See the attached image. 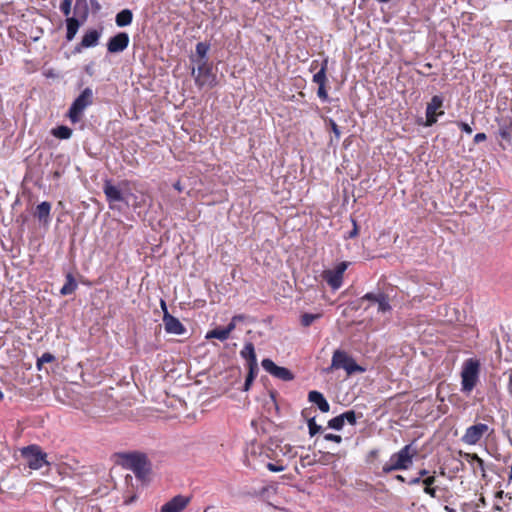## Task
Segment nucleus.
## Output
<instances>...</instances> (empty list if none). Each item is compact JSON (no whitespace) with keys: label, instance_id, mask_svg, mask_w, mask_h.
Instances as JSON below:
<instances>
[{"label":"nucleus","instance_id":"43","mask_svg":"<svg viewBox=\"0 0 512 512\" xmlns=\"http://www.w3.org/2000/svg\"><path fill=\"white\" fill-rule=\"evenodd\" d=\"M487 140V135L485 133H477L475 136H474V143L475 144H479L481 142H484Z\"/></svg>","mask_w":512,"mask_h":512},{"label":"nucleus","instance_id":"33","mask_svg":"<svg viewBox=\"0 0 512 512\" xmlns=\"http://www.w3.org/2000/svg\"><path fill=\"white\" fill-rule=\"evenodd\" d=\"M247 366H248V374H247V377L255 380L257 374H258V371H259V368H258V363L257 361H254V362H249L247 363Z\"/></svg>","mask_w":512,"mask_h":512},{"label":"nucleus","instance_id":"7","mask_svg":"<svg viewBox=\"0 0 512 512\" xmlns=\"http://www.w3.org/2000/svg\"><path fill=\"white\" fill-rule=\"evenodd\" d=\"M21 455L30 469L38 470L44 465H50L45 453L38 445H29L21 449Z\"/></svg>","mask_w":512,"mask_h":512},{"label":"nucleus","instance_id":"34","mask_svg":"<svg viewBox=\"0 0 512 512\" xmlns=\"http://www.w3.org/2000/svg\"><path fill=\"white\" fill-rule=\"evenodd\" d=\"M247 366H248V374H247V377L255 380L257 374H258V371H259V368H258V363L257 361H254V362H249L247 363Z\"/></svg>","mask_w":512,"mask_h":512},{"label":"nucleus","instance_id":"14","mask_svg":"<svg viewBox=\"0 0 512 512\" xmlns=\"http://www.w3.org/2000/svg\"><path fill=\"white\" fill-rule=\"evenodd\" d=\"M129 42V35L126 32H119L108 40L107 51L112 54L123 52L128 47Z\"/></svg>","mask_w":512,"mask_h":512},{"label":"nucleus","instance_id":"36","mask_svg":"<svg viewBox=\"0 0 512 512\" xmlns=\"http://www.w3.org/2000/svg\"><path fill=\"white\" fill-rule=\"evenodd\" d=\"M71 5L72 0H62L60 4V10L66 16V18L71 17Z\"/></svg>","mask_w":512,"mask_h":512},{"label":"nucleus","instance_id":"29","mask_svg":"<svg viewBox=\"0 0 512 512\" xmlns=\"http://www.w3.org/2000/svg\"><path fill=\"white\" fill-rule=\"evenodd\" d=\"M375 303L378 304V310L381 312H386L391 309L388 296L384 293H379V297Z\"/></svg>","mask_w":512,"mask_h":512},{"label":"nucleus","instance_id":"46","mask_svg":"<svg viewBox=\"0 0 512 512\" xmlns=\"http://www.w3.org/2000/svg\"><path fill=\"white\" fill-rule=\"evenodd\" d=\"M235 327H236V322H233V319H231V322L224 328H225L226 332L230 335V333L235 329Z\"/></svg>","mask_w":512,"mask_h":512},{"label":"nucleus","instance_id":"11","mask_svg":"<svg viewBox=\"0 0 512 512\" xmlns=\"http://www.w3.org/2000/svg\"><path fill=\"white\" fill-rule=\"evenodd\" d=\"M443 97L440 95H434L426 107V122L425 126H433L437 122V116L443 115L444 111L438 110L443 106Z\"/></svg>","mask_w":512,"mask_h":512},{"label":"nucleus","instance_id":"30","mask_svg":"<svg viewBox=\"0 0 512 512\" xmlns=\"http://www.w3.org/2000/svg\"><path fill=\"white\" fill-rule=\"evenodd\" d=\"M307 425L309 429V435L311 437L315 436L316 434L322 432V426L318 425L315 421V417H311L307 419Z\"/></svg>","mask_w":512,"mask_h":512},{"label":"nucleus","instance_id":"25","mask_svg":"<svg viewBox=\"0 0 512 512\" xmlns=\"http://www.w3.org/2000/svg\"><path fill=\"white\" fill-rule=\"evenodd\" d=\"M240 354L247 360V363L257 361L255 348L252 342L246 343Z\"/></svg>","mask_w":512,"mask_h":512},{"label":"nucleus","instance_id":"39","mask_svg":"<svg viewBox=\"0 0 512 512\" xmlns=\"http://www.w3.org/2000/svg\"><path fill=\"white\" fill-rule=\"evenodd\" d=\"M324 439L327 441L335 442V443L342 442V437L340 435H336V434H332V433L325 434Z\"/></svg>","mask_w":512,"mask_h":512},{"label":"nucleus","instance_id":"5","mask_svg":"<svg viewBox=\"0 0 512 512\" xmlns=\"http://www.w3.org/2000/svg\"><path fill=\"white\" fill-rule=\"evenodd\" d=\"M74 12L79 17H68L66 18V40L72 41L77 34L80 26L87 20L89 9L87 0H76L74 5Z\"/></svg>","mask_w":512,"mask_h":512},{"label":"nucleus","instance_id":"45","mask_svg":"<svg viewBox=\"0 0 512 512\" xmlns=\"http://www.w3.org/2000/svg\"><path fill=\"white\" fill-rule=\"evenodd\" d=\"M253 379L246 376L245 383L243 386V391H248L253 383Z\"/></svg>","mask_w":512,"mask_h":512},{"label":"nucleus","instance_id":"31","mask_svg":"<svg viewBox=\"0 0 512 512\" xmlns=\"http://www.w3.org/2000/svg\"><path fill=\"white\" fill-rule=\"evenodd\" d=\"M344 426L341 414L328 421V427L334 430H341Z\"/></svg>","mask_w":512,"mask_h":512},{"label":"nucleus","instance_id":"26","mask_svg":"<svg viewBox=\"0 0 512 512\" xmlns=\"http://www.w3.org/2000/svg\"><path fill=\"white\" fill-rule=\"evenodd\" d=\"M207 339L215 338L220 341H225L229 338V334L226 332L225 328L216 327L215 329L209 331L206 335Z\"/></svg>","mask_w":512,"mask_h":512},{"label":"nucleus","instance_id":"61","mask_svg":"<svg viewBox=\"0 0 512 512\" xmlns=\"http://www.w3.org/2000/svg\"><path fill=\"white\" fill-rule=\"evenodd\" d=\"M4 398L2 391L0 390V401Z\"/></svg>","mask_w":512,"mask_h":512},{"label":"nucleus","instance_id":"52","mask_svg":"<svg viewBox=\"0 0 512 512\" xmlns=\"http://www.w3.org/2000/svg\"><path fill=\"white\" fill-rule=\"evenodd\" d=\"M87 48L86 46H81V42L77 44L74 48V53H80L82 49Z\"/></svg>","mask_w":512,"mask_h":512},{"label":"nucleus","instance_id":"23","mask_svg":"<svg viewBox=\"0 0 512 512\" xmlns=\"http://www.w3.org/2000/svg\"><path fill=\"white\" fill-rule=\"evenodd\" d=\"M435 482V472H433V475L425 477L422 481V484L424 485V493H426L432 498L436 497V487L433 486Z\"/></svg>","mask_w":512,"mask_h":512},{"label":"nucleus","instance_id":"40","mask_svg":"<svg viewBox=\"0 0 512 512\" xmlns=\"http://www.w3.org/2000/svg\"><path fill=\"white\" fill-rule=\"evenodd\" d=\"M379 297V293L378 294H375V293H372V292H369V293H366L362 298H361V301H364V300H368V301H371V302H376L377 299Z\"/></svg>","mask_w":512,"mask_h":512},{"label":"nucleus","instance_id":"19","mask_svg":"<svg viewBox=\"0 0 512 512\" xmlns=\"http://www.w3.org/2000/svg\"><path fill=\"white\" fill-rule=\"evenodd\" d=\"M102 30V28L87 30L82 37L81 46H86L87 48H90L98 45L99 39L102 34Z\"/></svg>","mask_w":512,"mask_h":512},{"label":"nucleus","instance_id":"63","mask_svg":"<svg viewBox=\"0 0 512 512\" xmlns=\"http://www.w3.org/2000/svg\"><path fill=\"white\" fill-rule=\"evenodd\" d=\"M91 5H94V6H96V7H99V4H98V3L91 2Z\"/></svg>","mask_w":512,"mask_h":512},{"label":"nucleus","instance_id":"57","mask_svg":"<svg viewBox=\"0 0 512 512\" xmlns=\"http://www.w3.org/2000/svg\"><path fill=\"white\" fill-rule=\"evenodd\" d=\"M301 414L303 417H307V409L302 410Z\"/></svg>","mask_w":512,"mask_h":512},{"label":"nucleus","instance_id":"37","mask_svg":"<svg viewBox=\"0 0 512 512\" xmlns=\"http://www.w3.org/2000/svg\"><path fill=\"white\" fill-rule=\"evenodd\" d=\"M317 96L323 101H326L328 99V94L325 85H318Z\"/></svg>","mask_w":512,"mask_h":512},{"label":"nucleus","instance_id":"15","mask_svg":"<svg viewBox=\"0 0 512 512\" xmlns=\"http://www.w3.org/2000/svg\"><path fill=\"white\" fill-rule=\"evenodd\" d=\"M191 498L176 495L161 507V512H181L190 503Z\"/></svg>","mask_w":512,"mask_h":512},{"label":"nucleus","instance_id":"17","mask_svg":"<svg viewBox=\"0 0 512 512\" xmlns=\"http://www.w3.org/2000/svg\"><path fill=\"white\" fill-rule=\"evenodd\" d=\"M51 203L43 201L37 205L34 217L43 225H48L50 222Z\"/></svg>","mask_w":512,"mask_h":512},{"label":"nucleus","instance_id":"13","mask_svg":"<svg viewBox=\"0 0 512 512\" xmlns=\"http://www.w3.org/2000/svg\"><path fill=\"white\" fill-rule=\"evenodd\" d=\"M489 430L487 424L477 423L468 427L462 437V441L468 445H475Z\"/></svg>","mask_w":512,"mask_h":512},{"label":"nucleus","instance_id":"16","mask_svg":"<svg viewBox=\"0 0 512 512\" xmlns=\"http://www.w3.org/2000/svg\"><path fill=\"white\" fill-rule=\"evenodd\" d=\"M103 192L106 196L107 201L112 204L114 202H124L125 198L121 190L113 185L111 181L107 180L103 185Z\"/></svg>","mask_w":512,"mask_h":512},{"label":"nucleus","instance_id":"9","mask_svg":"<svg viewBox=\"0 0 512 512\" xmlns=\"http://www.w3.org/2000/svg\"><path fill=\"white\" fill-rule=\"evenodd\" d=\"M161 308L163 309V323L165 327V331L169 334L181 335L185 333L186 329L184 325L177 319L172 316L168 310L167 305L164 300H161Z\"/></svg>","mask_w":512,"mask_h":512},{"label":"nucleus","instance_id":"1","mask_svg":"<svg viewBox=\"0 0 512 512\" xmlns=\"http://www.w3.org/2000/svg\"><path fill=\"white\" fill-rule=\"evenodd\" d=\"M119 457L122 460V465L130 469L138 479L144 480L151 471V463L144 453H121Z\"/></svg>","mask_w":512,"mask_h":512},{"label":"nucleus","instance_id":"21","mask_svg":"<svg viewBox=\"0 0 512 512\" xmlns=\"http://www.w3.org/2000/svg\"><path fill=\"white\" fill-rule=\"evenodd\" d=\"M210 50V43L208 42H198L196 44V54L191 56V61L195 62V60H206L208 58V52Z\"/></svg>","mask_w":512,"mask_h":512},{"label":"nucleus","instance_id":"6","mask_svg":"<svg viewBox=\"0 0 512 512\" xmlns=\"http://www.w3.org/2000/svg\"><path fill=\"white\" fill-rule=\"evenodd\" d=\"M93 96L92 89L87 87L73 101L68 111V117L72 123L80 121L84 110L93 103Z\"/></svg>","mask_w":512,"mask_h":512},{"label":"nucleus","instance_id":"59","mask_svg":"<svg viewBox=\"0 0 512 512\" xmlns=\"http://www.w3.org/2000/svg\"><path fill=\"white\" fill-rule=\"evenodd\" d=\"M376 1H377V2H379V3H387V2H389L390 0H376Z\"/></svg>","mask_w":512,"mask_h":512},{"label":"nucleus","instance_id":"2","mask_svg":"<svg viewBox=\"0 0 512 512\" xmlns=\"http://www.w3.org/2000/svg\"><path fill=\"white\" fill-rule=\"evenodd\" d=\"M417 454V450L413 448L412 443L405 445L397 453H394L389 462L384 464L382 471L389 474L393 471L407 470L413 464V458Z\"/></svg>","mask_w":512,"mask_h":512},{"label":"nucleus","instance_id":"12","mask_svg":"<svg viewBox=\"0 0 512 512\" xmlns=\"http://www.w3.org/2000/svg\"><path fill=\"white\" fill-rule=\"evenodd\" d=\"M261 365L265 371L282 381H291L294 379V374L289 369L276 365L269 358L263 359Z\"/></svg>","mask_w":512,"mask_h":512},{"label":"nucleus","instance_id":"4","mask_svg":"<svg viewBox=\"0 0 512 512\" xmlns=\"http://www.w3.org/2000/svg\"><path fill=\"white\" fill-rule=\"evenodd\" d=\"M197 67H193L191 75L194 77L195 84L202 88L208 86L213 88L217 84L216 74L213 71V64L206 60H195Z\"/></svg>","mask_w":512,"mask_h":512},{"label":"nucleus","instance_id":"18","mask_svg":"<svg viewBox=\"0 0 512 512\" xmlns=\"http://www.w3.org/2000/svg\"><path fill=\"white\" fill-rule=\"evenodd\" d=\"M308 400L315 405H317L318 409L323 412L327 413L330 410V404L324 397V395L316 390H312L308 393Z\"/></svg>","mask_w":512,"mask_h":512},{"label":"nucleus","instance_id":"27","mask_svg":"<svg viewBox=\"0 0 512 512\" xmlns=\"http://www.w3.org/2000/svg\"><path fill=\"white\" fill-rule=\"evenodd\" d=\"M52 135L59 139H69L72 135V130L67 126L61 125L52 130Z\"/></svg>","mask_w":512,"mask_h":512},{"label":"nucleus","instance_id":"62","mask_svg":"<svg viewBox=\"0 0 512 512\" xmlns=\"http://www.w3.org/2000/svg\"><path fill=\"white\" fill-rule=\"evenodd\" d=\"M91 5H94V6H96V7H99V4H98V3L91 2Z\"/></svg>","mask_w":512,"mask_h":512},{"label":"nucleus","instance_id":"48","mask_svg":"<svg viewBox=\"0 0 512 512\" xmlns=\"http://www.w3.org/2000/svg\"><path fill=\"white\" fill-rule=\"evenodd\" d=\"M427 476H430V475H429V471H428V470H426V469H420V470L418 471V476H417V477H420V480H423V479H424L425 477H427Z\"/></svg>","mask_w":512,"mask_h":512},{"label":"nucleus","instance_id":"20","mask_svg":"<svg viewBox=\"0 0 512 512\" xmlns=\"http://www.w3.org/2000/svg\"><path fill=\"white\" fill-rule=\"evenodd\" d=\"M133 13L130 9H123L117 13L115 23L118 27H126L132 23Z\"/></svg>","mask_w":512,"mask_h":512},{"label":"nucleus","instance_id":"64","mask_svg":"<svg viewBox=\"0 0 512 512\" xmlns=\"http://www.w3.org/2000/svg\"><path fill=\"white\" fill-rule=\"evenodd\" d=\"M91 5H94V6H96V7H99V4H98V3L91 2Z\"/></svg>","mask_w":512,"mask_h":512},{"label":"nucleus","instance_id":"55","mask_svg":"<svg viewBox=\"0 0 512 512\" xmlns=\"http://www.w3.org/2000/svg\"><path fill=\"white\" fill-rule=\"evenodd\" d=\"M444 509H445V511H447V512H456V511H455V509H453V508H451V507H449V506H445V508H444Z\"/></svg>","mask_w":512,"mask_h":512},{"label":"nucleus","instance_id":"42","mask_svg":"<svg viewBox=\"0 0 512 512\" xmlns=\"http://www.w3.org/2000/svg\"><path fill=\"white\" fill-rule=\"evenodd\" d=\"M330 126H331V130L333 131L335 137L337 139H339L341 136V131H340L338 125L332 119H330Z\"/></svg>","mask_w":512,"mask_h":512},{"label":"nucleus","instance_id":"60","mask_svg":"<svg viewBox=\"0 0 512 512\" xmlns=\"http://www.w3.org/2000/svg\"><path fill=\"white\" fill-rule=\"evenodd\" d=\"M480 502H481L482 504H485V498H484V497H481V498H480Z\"/></svg>","mask_w":512,"mask_h":512},{"label":"nucleus","instance_id":"44","mask_svg":"<svg viewBox=\"0 0 512 512\" xmlns=\"http://www.w3.org/2000/svg\"><path fill=\"white\" fill-rule=\"evenodd\" d=\"M352 222H353V229H352V231L349 232V235H348L349 238H354L358 235L357 222L354 219H352Z\"/></svg>","mask_w":512,"mask_h":512},{"label":"nucleus","instance_id":"28","mask_svg":"<svg viewBox=\"0 0 512 512\" xmlns=\"http://www.w3.org/2000/svg\"><path fill=\"white\" fill-rule=\"evenodd\" d=\"M322 314L303 313L300 317V323L303 327H309L315 320L320 319Z\"/></svg>","mask_w":512,"mask_h":512},{"label":"nucleus","instance_id":"51","mask_svg":"<svg viewBox=\"0 0 512 512\" xmlns=\"http://www.w3.org/2000/svg\"><path fill=\"white\" fill-rule=\"evenodd\" d=\"M468 456L471 458V460H472V461H474V462H476V463H478V462H479V460H483V459H482V458H480L477 454H471V455L469 454Z\"/></svg>","mask_w":512,"mask_h":512},{"label":"nucleus","instance_id":"8","mask_svg":"<svg viewBox=\"0 0 512 512\" xmlns=\"http://www.w3.org/2000/svg\"><path fill=\"white\" fill-rule=\"evenodd\" d=\"M332 369H344L348 375H352L356 372H364L363 367L358 365L345 351L339 349L333 353L331 366L328 370Z\"/></svg>","mask_w":512,"mask_h":512},{"label":"nucleus","instance_id":"56","mask_svg":"<svg viewBox=\"0 0 512 512\" xmlns=\"http://www.w3.org/2000/svg\"><path fill=\"white\" fill-rule=\"evenodd\" d=\"M174 188L177 189L178 191H181V186H180V183L177 182L175 185H174Z\"/></svg>","mask_w":512,"mask_h":512},{"label":"nucleus","instance_id":"24","mask_svg":"<svg viewBox=\"0 0 512 512\" xmlns=\"http://www.w3.org/2000/svg\"><path fill=\"white\" fill-rule=\"evenodd\" d=\"M328 67V58H325L321 63L320 70L314 74L313 76V82H315L318 85H326V71Z\"/></svg>","mask_w":512,"mask_h":512},{"label":"nucleus","instance_id":"53","mask_svg":"<svg viewBox=\"0 0 512 512\" xmlns=\"http://www.w3.org/2000/svg\"><path fill=\"white\" fill-rule=\"evenodd\" d=\"M395 479H396L397 481H400V482H403V483H404V482H406L405 477H403V476H402V475H400V474L396 475V476H395Z\"/></svg>","mask_w":512,"mask_h":512},{"label":"nucleus","instance_id":"35","mask_svg":"<svg viewBox=\"0 0 512 512\" xmlns=\"http://www.w3.org/2000/svg\"><path fill=\"white\" fill-rule=\"evenodd\" d=\"M54 360H55L54 355H52L51 353H48V352L44 353L40 358H38L37 367L40 370L44 363H50V362H53Z\"/></svg>","mask_w":512,"mask_h":512},{"label":"nucleus","instance_id":"32","mask_svg":"<svg viewBox=\"0 0 512 512\" xmlns=\"http://www.w3.org/2000/svg\"><path fill=\"white\" fill-rule=\"evenodd\" d=\"M343 422H348L350 425H355L357 422L356 413L354 410H348L341 414Z\"/></svg>","mask_w":512,"mask_h":512},{"label":"nucleus","instance_id":"10","mask_svg":"<svg viewBox=\"0 0 512 512\" xmlns=\"http://www.w3.org/2000/svg\"><path fill=\"white\" fill-rule=\"evenodd\" d=\"M347 267V262H341L334 269L325 270L323 272V278L332 289L337 290L341 287L343 281V274Z\"/></svg>","mask_w":512,"mask_h":512},{"label":"nucleus","instance_id":"22","mask_svg":"<svg viewBox=\"0 0 512 512\" xmlns=\"http://www.w3.org/2000/svg\"><path fill=\"white\" fill-rule=\"evenodd\" d=\"M77 287H78V284H77L74 276L72 275V273H67L66 274V282L63 285V287L60 289V294L62 296L71 295L72 293L75 292Z\"/></svg>","mask_w":512,"mask_h":512},{"label":"nucleus","instance_id":"49","mask_svg":"<svg viewBox=\"0 0 512 512\" xmlns=\"http://www.w3.org/2000/svg\"><path fill=\"white\" fill-rule=\"evenodd\" d=\"M232 319H233V322L237 323V322L243 321L245 319V316L242 314H238V315L233 316Z\"/></svg>","mask_w":512,"mask_h":512},{"label":"nucleus","instance_id":"47","mask_svg":"<svg viewBox=\"0 0 512 512\" xmlns=\"http://www.w3.org/2000/svg\"><path fill=\"white\" fill-rule=\"evenodd\" d=\"M422 481L423 480H420V477H414L412 479H410L409 481H407V483L410 485V486H414V485H418V484H422Z\"/></svg>","mask_w":512,"mask_h":512},{"label":"nucleus","instance_id":"50","mask_svg":"<svg viewBox=\"0 0 512 512\" xmlns=\"http://www.w3.org/2000/svg\"><path fill=\"white\" fill-rule=\"evenodd\" d=\"M477 465L481 469V471L483 472L482 476L485 477V464H484V461L483 460H479Z\"/></svg>","mask_w":512,"mask_h":512},{"label":"nucleus","instance_id":"54","mask_svg":"<svg viewBox=\"0 0 512 512\" xmlns=\"http://www.w3.org/2000/svg\"><path fill=\"white\" fill-rule=\"evenodd\" d=\"M508 390H509L510 394L512 395V375H510V377H509Z\"/></svg>","mask_w":512,"mask_h":512},{"label":"nucleus","instance_id":"41","mask_svg":"<svg viewBox=\"0 0 512 512\" xmlns=\"http://www.w3.org/2000/svg\"><path fill=\"white\" fill-rule=\"evenodd\" d=\"M267 468L271 472H281V471H283L285 469L284 466L277 465V464H274V463H268L267 464Z\"/></svg>","mask_w":512,"mask_h":512},{"label":"nucleus","instance_id":"38","mask_svg":"<svg viewBox=\"0 0 512 512\" xmlns=\"http://www.w3.org/2000/svg\"><path fill=\"white\" fill-rule=\"evenodd\" d=\"M456 125L465 133L467 134H471L472 133V128L471 126L466 123V122H463V121H457L456 122Z\"/></svg>","mask_w":512,"mask_h":512},{"label":"nucleus","instance_id":"3","mask_svg":"<svg viewBox=\"0 0 512 512\" xmlns=\"http://www.w3.org/2000/svg\"><path fill=\"white\" fill-rule=\"evenodd\" d=\"M480 361L476 358H468L464 361L461 370V391L469 394L477 385L480 374Z\"/></svg>","mask_w":512,"mask_h":512},{"label":"nucleus","instance_id":"58","mask_svg":"<svg viewBox=\"0 0 512 512\" xmlns=\"http://www.w3.org/2000/svg\"><path fill=\"white\" fill-rule=\"evenodd\" d=\"M377 453H378V451H377V450H372V451L370 452V455H371V456H376V455H377Z\"/></svg>","mask_w":512,"mask_h":512}]
</instances>
